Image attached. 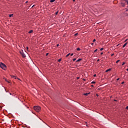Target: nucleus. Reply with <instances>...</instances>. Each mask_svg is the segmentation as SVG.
I'll use <instances>...</instances> for the list:
<instances>
[{
    "instance_id": "obj_1",
    "label": "nucleus",
    "mask_w": 128,
    "mask_h": 128,
    "mask_svg": "<svg viewBox=\"0 0 128 128\" xmlns=\"http://www.w3.org/2000/svg\"><path fill=\"white\" fill-rule=\"evenodd\" d=\"M34 110L37 112H40V106H34Z\"/></svg>"
},
{
    "instance_id": "obj_2",
    "label": "nucleus",
    "mask_w": 128,
    "mask_h": 128,
    "mask_svg": "<svg viewBox=\"0 0 128 128\" xmlns=\"http://www.w3.org/2000/svg\"><path fill=\"white\" fill-rule=\"evenodd\" d=\"M0 68H2V70H6V66L3 64L2 62L0 63Z\"/></svg>"
},
{
    "instance_id": "obj_3",
    "label": "nucleus",
    "mask_w": 128,
    "mask_h": 128,
    "mask_svg": "<svg viewBox=\"0 0 128 128\" xmlns=\"http://www.w3.org/2000/svg\"><path fill=\"white\" fill-rule=\"evenodd\" d=\"M20 54H22V58H26V54L24 53V51L22 50V51H20Z\"/></svg>"
},
{
    "instance_id": "obj_4",
    "label": "nucleus",
    "mask_w": 128,
    "mask_h": 128,
    "mask_svg": "<svg viewBox=\"0 0 128 128\" xmlns=\"http://www.w3.org/2000/svg\"><path fill=\"white\" fill-rule=\"evenodd\" d=\"M112 70V68H109L106 70V72H110Z\"/></svg>"
},
{
    "instance_id": "obj_5",
    "label": "nucleus",
    "mask_w": 128,
    "mask_h": 128,
    "mask_svg": "<svg viewBox=\"0 0 128 128\" xmlns=\"http://www.w3.org/2000/svg\"><path fill=\"white\" fill-rule=\"evenodd\" d=\"M88 94H90V92L89 93L84 94V96H88Z\"/></svg>"
},
{
    "instance_id": "obj_6",
    "label": "nucleus",
    "mask_w": 128,
    "mask_h": 128,
    "mask_svg": "<svg viewBox=\"0 0 128 128\" xmlns=\"http://www.w3.org/2000/svg\"><path fill=\"white\" fill-rule=\"evenodd\" d=\"M127 44H128V42L125 43V44L123 45L122 48H125V47H126V46Z\"/></svg>"
},
{
    "instance_id": "obj_7",
    "label": "nucleus",
    "mask_w": 128,
    "mask_h": 128,
    "mask_svg": "<svg viewBox=\"0 0 128 128\" xmlns=\"http://www.w3.org/2000/svg\"><path fill=\"white\" fill-rule=\"evenodd\" d=\"M5 80H6L7 82H8V84H10V81L8 80H6V78H5Z\"/></svg>"
},
{
    "instance_id": "obj_8",
    "label": "nucleus",
    "mask_w": 128,
    "mask_h": 128,
    "mask_svg": "<svg viewBox=\"0 0 128 128\" xmlns=\"http://www.w3.org/2000/svg\"><path fill=\"white\" fill-rule=\"evenodd\" d=\"M32 32H34V30H30V31L28 32V34H32Z\"/></svg>"
},
{
    "instance_id": "obj_9",
    "label": "nucleus",
    "mask_w": 128,
    "mask_h": 128,
    "mask_svg": "<svg viewBox=\"0 0 128 128\" xmlns=\"http://www.w3.org/2000/svg\"><path fill=\"white\" fill-rule=\"evenodd\" d=\"M80 60H82V58H79V59H78L76 62H80Z\"/></svg>"
},
{
    "instance_id": "obj_10",
    "label": "nucleus",
    "mask_w": 128,
    "mask_h": 128,
    "mask_svg": "<svg viewBox=\"0 0 128 128\" xmlns=\"http://www.w3.org/2000/svg\"><path fill=\"white\" fill-rule=\"evenodd\" d=\"M56 2V0H50V2Z\"/></svg>"
},
{
    "instance_id": "obj_11",
    "label": "nucleus",
    "mask_w": 128,
    "mask_h": 128,
    "mask_svg": "<svg viewBox=\"0 0 128 128\" xmlns=\"http://www.w3.org/2000/svg\"><path fill=\"white\" fill-rule=\"evenodd\" d=\"M12 16H14L13 14H10V15H9V18H12Z\"/></svg>"
},
{
    "instance_id": "obj_12",
    "label": "nucleus",
    "mask_w": 128,
    "mask_h": 128,
    "mask_svg": "<svg viewBox=\"0 0 128 128\" xmlns=\"http://www.w3.org/2000/svg\"><path fill=\"white\" fill-rule=\"evenodd\" d=\"M76 50L80 51V48H77Z\"/></svg>"
},
{
    "instance_id": "obj_13",
    "label": "nucleus",
    "mask_w": 128,
    "mask_h": 128,
    "mask_svg": "<svg viewBox=\"0 0 128 128\" xmlns=\"http://www.w3.org/2000/svg\"><path fill=\"white\" fill-rule=\"evenodd\" d=\"M70 53L68 54L66 56V58H68V56H70Z\"/></svg>"
},
{
    "instance_id": "obj_14",
    "label": "nucleus",
    "mask_w": 128,
    "mask_h": 128,
    "mask_svg": "<svg viewBox=\"0 0 128 128\" xmlns=\"http://www.w3.org/2000/svg\"><path fill=\"white\" fill-rule=\"evenodd\" d=\"M14 80H18V76H14Z\"/></svg>"
},
{
    "instance_id": "obj_15",
    "label": "nucleus",
    "mask_w": 128,
    "mask_h": 128,
    "mask_svg": "<svg viewBox=\"0 0 128 128\" xmlns=\"http://www.w3.org/2000/svg\"><path fill=\"white\" fill-rule=\"evenodd\" d=\"M58 14V11H57V12H56V16H57Z\"/></svg>"
},
{
    "instance_id": "obj_16",
    "label": "nucleus",
    "mask_w": 128,
    "mask_h": 128,
    "mask_svg": "<svg viewBox=\"0 0 128 128\" xmlns=\"http://www.w3.org/2000/svg\"><path fill=\"white\" fill-rule=\"evenodd\" d=\"M73 62H74L75 60H76V58H74L72 60Z\"/></svg>"
},
{
    "instance_id": "obj_17",
    "label": "nucleus",
    "mask_w": 128,
    "mask_h": 128,
    "mask_svg": "<svg viewBox=\"0 0 128 128\" xmlns=\"http://www.w3.org/2000/svg\"><path fill=\"white\" fill-rule=\"evenodd\" d=\"M14 76H11V78H14Z\"/></svg>"
},
{
    "instance_id": "obj_18",
    "label": "nucleus",
    "mask_w": 128,
    "mask_h": 128,
    "mask_svg": "<svg viewBox=\"0 0 128 128\" xmlns=\"http://www.w3.org/2000/svg\"><path fill=\"white\" fill-rule=\"evenodd\" d=\"M124 64H126V62H123L122 64V66H124Z\"/></svg>"
},
{
    "instance_id": "obj_19",
    "label": "nucleus",
    "mask_w": 128,
    "mask_h": 128,
    "mask_svg": "<svg viewBox=\"0 0 128 128\" xmlns=\"http://www.w3.org/2000/svg\"><path fill=\"white\" fill-rule=\"evenodd\" d=\"M98 52V49H96V50H94V52Z\"/></svg>"
},
{
    "instance_id": "obj_20",
    "label": "nucleus",
    "mask_w": 128,
    "mask_h": 128,
    "mask_svg": "<svg viewBox=\"0 0 128 128\" xmlns=\"http://www.w3.org/2000/svg\"><path fill=\"white\" fill-rule=\"evenodd\" d=\"M78 34L76 33V34H74V36H78Z\"/></svg>"
},
{
    "instance_id": "obj_21",
    "label": "nucleus",
    "mask_w": 128,
    "mask_h": 128,
    "mask_svg": "<svg viewBox=\"0 0 128 128\" xmlns=\"http://www.w3.org/2000/svg\"><path fill=\"white\" fill-rule=\"evenodd\" d=\"M74 56V54L72 53L70 54V56Z\"/></svg>"
},
{
    "instance_id": "obj_22",
    "label": "nucleus",
    "mask_w": 128,
    "mask_h": 128,
    "mask_svg": "<svg viewBox=\"0 0 128 128\" xmlns=\"http://www.w3.org/2000/svg\"><path fill=\"white\" fill-rule=\"evenodd\" d=\"M91 84H96V82H92Z\"/></svg>"
},
{
    "instance_id": "obj_23",
    "label": "nucleus",
    "mask_w": 128,
    "mask_h": 128,
    "mask_svg": "<svg viewBox=\"0 0 128 128\" xmlns=\"http://www.w3.org/2000/svg\"><path fill=\"white\" fill-rule=\"evenodd\" d=\"M100 50H104V48H101L100 49Z\"/></svg>"
},
{
    "instance_id": "obj_24",
    "label": "nucleus",
    "mask_w": 128,
    "mask_h": 128,
    "mask_svg": "<svg viewBox=\"0 0 128 128\" xmlns=\"http://www.w3.org/2000/svg\"><path fill=\"white\" fill-rule=\"evenodd\" d=\"M120 62V60H118L116 62V64H118V62Z\"/></svg>"
},
{
    "instance_id": "obj_25",
    "label": "nucleus",
    "mask_w": 128,
    "mask_h": 128,
    "mask_svg": "<svg viewBox=\"0 0 128 128\" xmlns=\"http://www.w3.org/2000/svg\"><path fill=\"white\" fill-rule=\"evenodd\" d=\"M58 62H62V59H59Z\"/></svg>"
},
{
    "instance_id": "obj_26",
    "label": "nucleus",
    "mask_w": 128,
    "mask_h": 128,
    "mask_svg": "<svg viewBox=\"0 0 128 128\" xmlns=\"http://www.w3.org/2000/svg\"><path fill=\"white\" fill-rule=\"evenodd\" d=\"M96 39H94V40H93V42H96Z\"/></svg>"
},
{
    "instance_id": "obj_27",
    "label": "nucleus",
    "mask_w": 128,
    "mask_h": 128,
    "mask_svg": "<svg viewBox=\"0 0 128 128\" xmlns=\"http://www.w3.org/2000/svg\"><path fill=\"white\" fill-rule=\"evenodd\" d=\"M17 80H21L20 79L18 78H17Z\"/></svg>"
},
{
    "instance_id": "obj_28",
    "label": "nucleus",
    "mask_w": 128,
    "mask_h": 128,
    "mask_svg": "<svg viewBox=\"0 0 128 128\" xmlns=\"http://www.w3.org/2000/svg\"><path fill=\"white\" fill-rule=\"evenodd\" d=\"M124 84V82H122V84Z\"/></svg>"
},
{
    "instance_id": "obj_29",
    "label": "nucleus",
    "mask_w": 128,
    "mask_h": 128,
    "mask_svg": "<svg viewBox=\"0 0 128 128\" xmlns=\"http://www.w3.org/2000/svg\"><path fill=\"white\" fill-rule=\"evenodd\" d=\"M94 77L96 76V74H94Z\"/></svg>"
},
{
    "instance_id": "obj_30",
    "label": "nucleus",
    "mask_w": 128,
    "mask_h": 128,
    "mask_svg": "<svg viewBox=\"0 0 128 128\" xmlns=\"http://www.w3.org/2000/svg\"><path fill=\"white\" fill-rule=\"evenodd\" d=\"M128 42V39H126L124 41V42Z\"/></svg>"
},
{
    "instance_id": "obj_31",
    "label": "nucleus",
    "mask_w": 128,
    "mask_h": 128,
    "mask_svg": "<svg viewBox=\"0 0 128 128\" xmlns=\"http://www.w3.org/2000/svg\"><path fill=\"white\" fill-rule=\"evenodd\" d=\"M116 80H120V78H117Z\"/></svg>"
},
{
    "instance_id": "obj_32",
    "label": "nucleus",
    "mask_w": 128,
    "mask_h": 128,
    "mask_svg": "<svg viewBox=\"0 0 128 128\" xmlns=\"http://www.w3.org/2000/svg\"><path fill=\"white\" fill-rule=\"evenodd\" d=\"M104 54L103 52H101V53H100L101 56H102V54Z\"/></svg>"
},
{
    "instance_id": "obj_33",
    "label": "nucleus",
    "mask_w": 128,
    "mask_h": 128,
    "mask_svg": "<svg viewBox=\"0 0 128 128\" xmlns=\"http://www.w3.org/2000/svg\"><path fill=\"white\" fill-rule=\"evenodd\" d=\"M114 54H112L111 56H113Z\"/></svg>"
},
{
    "instance_id": "obj_34",
    "label": "nucleus",
    "mask_w": 128,
    "mask_h": 128,
    "mask_svg": "<svg viewBox=\"0 0 128 128\" xmlns=\"http://www.w3.org/2000/svg\"><path fill=\"white\" fill-rule=\"evenodd\" d=\"M126 110H128V106L126 107Z\"/></svg>"
},
{
    "instance_id": "obj_35",
    "label": "nucleus",
    "mask_w": 128,
    "mask_h": 128,
    "mask_svg": "<svg viewBox=\"0 0 128 128\" xmlns=\"http://www.w3.org/2000/svg\"><path fill=\"white\" fill-rule=\"evenodd\" d=\"M57 46H60V44H57Z\"/></svg>"
},
{
    "instance_id": "obj_36",
    "label": "nucleus",
    "mask_w": 128,
    "mask_h": 128,
    "mask_svg": "<svg viewBox=\"0 0 128 128\" xmlns=\"http://www.w3.org/2000/svg\"><path fill=\"white\" fill-rule=\"evenodd\" d=\"M28 1H26V4H28Z\"/></svg>"
},
{
    "instance_id": "obj_37",
    "label": "nucleus",
    "mask_w": 128,
    "mask_h": 128,
    "mask_svg": "<svg viewBox=\"0 0 128 128\" xmlns=\"http://www.w3.org/2000/svg\"><path fill=\"white\" fill-rule=\"evenodd\" d=\"M97 62H100V59H98V60H97Z\"/></svg>"
},
{
    "instance_id": "obj_38",
    "label": "nucleus",
    "mask_w": 128,
    "mask_h": 128,
    "mask_svg": "<svg viewBox=\"0 0 128 128\" xmlns=\"http://www.w3.org/2000/svg\"><path fill=\"white\" fill-rule=\"evenodd\" d=\"M26 50H28V47H26Z\"/></svg>"
},
{
    "instance_id": "obj_39",
    "label": "nucleus",
    "mask_w": 128,
    "mask_h": 128,
    "mask_svg": "<svg viewBox=\"0 0 128 128\" xmlns=\"http://www.w3.org/2000/svg\"><path fill=\"white\" fill-rule=\"evenodd\" d=\"M48 53H47L46 54V56H48Z\"/></svg>"
},
{
    "instance_id": "obj_40",
    "label": "nucleus",
    "mask_w": 128,
    "mask_h": 128,
    "mask_svg": "<svg viewBox=\"0 0 128 128\" xmlns=\"http://www.w3.org/2000/svg\"><path fill=\"white\" fill-rule=\"evenodd\" d=\"M79 78H80L79 77H78V78H77V80H78Z\"/></svg>"
},
{
    "instance_id": "obj_41",
    "label": "nucleus",
    "mask_w": 128,
    "mask_h": 128,
    "mask_svg": "<svg viewBox=\"0 0 128 128\" xmlns=\"http://www.w3.org/2000/svg\"><path fill=\"white\" fill-rule=\"evenodd\" d=\"M122 6H124V4H122Z\"/></svg>"
},
{
    "instance_id": "obj_42",
    "label": "nucleus",
    "mask_w": 128,
    "mask_h": 128,
    "mask_svg": "<svg viewBox=\"0 0 128 128\" xmlns=\"http://www.w3.org/2000/svg\"><path fill=\"white\" fill-rule=\"evenodd\" d=\"M92 46H94V43H92Z\"/></svg>"
},
{
    "instance_id": "obj_43",
    "label": "nucleus",
    "mask_w": 128,
    "mask_h": 128,
    "mask_svg": "<svg viewBox=\"0 0 128 128\" xmlns=\"http://www.w3.org/2000/svg\"><path fill=\"white\" fill-rule=\"evenodd\" d=\"M91 86L94 87V85H92Z\"/></svg>"
},
{
    "instance_id": "obj_44",
    "label": "nucleus",
    "mask_w": 128,
    "mask_h": 128,
    "mask_svg": "<svg viewBox=\"0 0 128 128\" xmlns=\"http://www.w3.org/2000/svg\"><path fill=\"white\" fill-rule=\"evenodd\" d=\"M114 100V102H116V100Z\"/></svg>"
},
{
    "instance_id": "obj_45",
    "label": "nucleus",
    "mask_w": 128,
    "mask_h": 128,
    "mask_svg": "<svg viewBox=\"0 0 128 128\" xmlns=\"http://www.w3.org/2000/svg\"><path fill=\"white\" fill-rule=\"evenodd\" d=\"M76 1V0H73V2H75Z\"/></svg>"
},
{
    "instance_id": "obj_46",
    "label": "nucleus",
    "mask_w": 128,
    "mask_h": 128,
    "mask_svg": "<svg viewBox=\"0 0 128 128\" xmlns=\"http://www.w3.org/2000/svg\"><path fill=\"white\" fill-rule=\"evenodd\" d=\"M126 70L128 71V68L126 69Z\"/></svg>"
},
{
    "instance_id": "obj_47",
    "label": "nucleus",
    "mask_w": 128,
    "mask_h": 128,
    "mask_svg": "<svg viewBox=\"0 0 128 128\" xmlns=\"http://www.w3.org/2000/svg\"><path fill=\"white\" fill-rule=\"evenodd\" d=\"M32 8H34V6H32Z\"/></svg>"
},
{
    "instance_id": "obj_48",
    "label": "nucleus",
    "mask_w": 128,
    "mask_h": 128,
    "mask_svg": "<svg viewBox=\"0 0 128 128\" xmlns=\"http://www.w3.org/2000/svg\"><path fill=\"white\" fill-rule=\"evenodd\" d=\"M10 94H12V93H10Z\"/></svg>"
}]
</instances>
